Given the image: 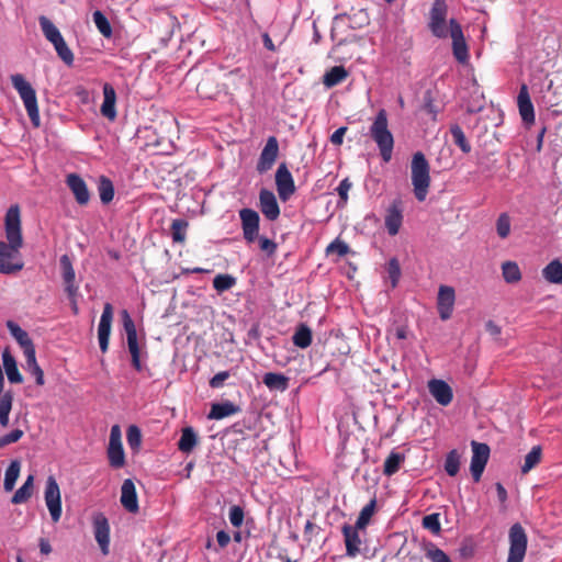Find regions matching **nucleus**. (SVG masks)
<instances>
[{"mask_svg": "<svg viewBox=\"0 0 562 562\" xmlns=\"http://www.w3.org/2000/svg\"><path fill=\"white\" fill-rule=\"evenodd\" d=\"M7 241H0V273L13 274L21 271L24 262L20 249L23 246L21 210L18 204L11 205L4 216Z\"/></svg>", "mask_w": 562, "mask_h": 562, "instance_id": "nucleus-1", "label": "nucleus"}, {"mask_svg": "<svg viewBox=\"0 0 562 562\" xmlns=\"http://www.w3.org/2000/svg\"><path fill=\"white\" fill-rule=\"evenodd\" d=\"M370 136L375 142L383 161L389 162L393 154L394 137L389 130L387 113L384 109L376 113L370 126Z\"/></svg>", "mask_w": 562, "mask_h": 562, "instance_id": "nucleus-2", "label": "nucleus"}, {"mask_svg": "<svg viewBox=\"0 0 562 562\" xmlns=\"http://www.w3.org/2000/svg\"><path fill=\"white\" fill-rule=\"evenodd\" d=\"M411 172L415 198L419 202H423L426 200L431 180L429 162L422 151H417L413 155Z\"/></svg>", "mask_w": 562, "mask_h": 562, "instance_id": "nucleus-3", "label": "nucleus"}, {"mask_svg": "<svg viewBox=\"0 0 562 562\" xmlns=\"http://www.w3.org/2000/svg\"><path fill=\"white\" fill-rule=\"evenodd\" d=\"M11 82L13 88L18 91L20 98L23 101L27 115L34 127L41 125L37 98L34 88L21 74L11 76Z\"/></svg>", "mask_w": 562, "mask_h": 562, "instance_id": "nucleus-4", "label": "nucleus"}, {"mask_svg": "<svg viewBox=\"0 0 562 562\" xmlns=\"http://www.w3.org/2000/svg\"><path fill=\"white\" fill-rule=\"evenodd\" d=\"M11 82L13 88L18 91L20 98L23 101L27 115L34 127L41 125L37 98L34 88L21 74L11 76Z\"/></svg>", "mask_w": 562, "mask_h": 562, "instance_id": "nucleus-5", "label": "nucleus"}, {"mask_svg": "<svg viewBox=\"0 0 562 562\" xmlns=\"http://www.w3.org/2000/svg\"><path fill=\"white\" fill-rule=\"evenodd\" d=\"M448 5L446 0H434L428 16V29L438 38L448 36L447 29Z\"/></svg>", "mask_w": 562, "mask_h": 562, "instance_id": "nucleus-6", "label": "nucleus"}, {"mask_svg": "<svg viewBox=\"0 0 562 562\" xmlns=\"http://www.w3.org/2000/svg\"><path fill=\"white\" fill-rule=\"evenodd\" d=\"M509 551L507 562H522L527 551L528 538L524 527L516 522L509 529Z\"/></svg>", "mask_w": 562, "mask_h": 562, "instance_id": "nucleus-7", "label": "nucleus"}, {"mask_svg": "<svg viewBox=\"0 0 562 562\" xmlns=\"http://www.w3.org/2000/svg\"><path fill=\"white\" fill-rule=\"evenodd\" d=\"M122 321L126 333L128 351L132 357V366L139 372L143 370V364L140 362V350L137 341L136 326L126 310L122 312Z\"/></svg>", "mask_w": 562, "mask_h": 562, "instance_id": "nucleus-8", "label": "nucleus"}, {"mask_svg": "<svg viewBox=\"0 0 562 562\" xmlns=\"http://www.w3.org/2000/svg\"><path fill=\"white\" fill-rule=\"evenodd\" d=\"M106 454L111 468L122 469L125 465V453L122 445L121 428L119 425H113L111 428Z\"/></svg>", "mask_w": 562, "mask_h": 562, "instance_id": "nucleus-9", "label": "nucleus"}, {"mask_svg": "<svg viewBox=\"0 0 562 562\" xmlns=\"http://www.w3.org/2000/svg\"><path fill=\"white\" fill-rule=\"evenodd\" d=\"M44 498L52 520L57 522L61 517V497L59 485L52 475L47 477Z\"/></svg>", "mask_w": 562, "mask_h": 562, "instance_id": "nucleus-10", "label": "nucleus"}, {"mask_svg": "<svg viewBox=\"0 0 562 562\" xmlns=\"http://www.w3.org/2000/svg\"><path fill=\"white\" fill-rule=\"evenodd\" d=\"M471 447L473 453L471 458L470 471L474 482L477 483L482 477L490 458L491 450L486 443L477 442L474 440L471 442Z\"/></svg>", "mask_w": 562, "mask_h": 562, "instance_id": "nucleus-11", "label": "nucleus"}, {"mask_svg": "<svg viewBox=\"0 0 562 562\" xmlns=\"http://www.w3.org/2000/svg\"><path fill=\"white\" fill-rule=\"evenodd\" d=\"M449 33L452 38V52L454 58L460 64H465L469 60V48L465 43L462 27L456 19L449 21Z\"/></svg>", "mask_w": 562, "mask_h": 562, "instance_id": "nucleus-12", "label": "nucleus"}, {"mask_svg": "<svg viewBox=\"0 0 562 562\" xmlns=\"http://www.w3.org/2000/svg\"><path fill=\"white\" fill-rule=\"evenodd\" d=\"M279 156V142L276 136H269L258 158L256 170L263 175L268 172Z\"/></svg>", "mask_w": 562, "mask_h": 562, "instance_id": "nucleus-13", "label": "nucleus"}, {"mask_svg": "<svg viewBox=\"0 0 562 562\" xmlns=\"http://www.w3.org/2000/svg\"><path fill=\"white\" fill-rule=\"evenodd\" d=\"M276 187L279 198L283 202L288 201L295 192V183L285 162L280 164L277 169Z\"/></svg>", "mask_w": 562, "mask_h": 562, "instance_id": "nucleus-14", "label": "nucleus"}, {"mask_svg": "<svg viewBox=\"0 0 562 562\" xmlns=\"http://www.w3.org/2000/svg\"><path fill=\"white\" fill-rule=\"evenodd\" d=\"M403 211V201L401 199L393 200L386 209L384 225L390 236L398 234L404 218Z\"/></svg>", "mask_w": 562, "mask_h": 562, "instance_id": "nucleus-15", "label": "nucleus"}, {"mask_svg": "<svg viewBox=\"0 0 562 562\" xmlns=\"http://www.w3.org/2000/svg\"><path fill=\"white\" fill-rule=\"evenodd\" d=\"M243 235L247 243H254L259 233V214L252 209H241L239 211Z\"/></svg>", "mask_w": 562, "mask_h": 562, "instance_id": "nucleus-16", "label": "nucleus"}, {"mask_svg": "<svg viewBox=\"0 0 562 562\" xmlns=\"http://www.w3.org/2000/svg\"><path fill=\"white\" fill-rule=\"evenodd\" d=\"M112 321L113 306L110 303H105L98 326L99 346L103 353L106 352L109 349Z\"/></svg>", "mask_w": 562, "mask_h": 562, "instance_id": "nucleus-17", "label": "nucleus"}, {"mask_svg": "<svg viewBox=\"0 0 562 562\" xmlns=\"http://www.w3.org/2000/svg\"><path fill=\"white\" fill-rule=\"evenodd\" d=\"M454 302V289L449 285H440L437 296V310L442 321H448L452 316Z\"/></svg>", "mask_w": 562, "mask_h": 562, "instance_id": "nucleus-18", "label": "nucleus"}, {"mask_svg": "<svg viewBox=\"0 0 562 562\" xmlns=\"http://www.w3.org/2000/svg\"><path fill=\"white\" fill-rule=\"evenodd\" d=\"M92 522L94 538L101 549V552L106 555L109 554L110 546V525L108 518L102 513H98L93 516Z\"/></svg>", "mask_w": 562, "mask_h": 562, "instance_id": "nucleus-19", "label": "nucleus"}, {"mask_svg": "<svg viewBox=\"0 0 562 562\" xmlns=\"http://www.w3.org/2000/svg\"><path fill=\"white\" fill-rule=\"evenodd\" d=\"M259 206L262 214L269 221H276L280 215V206L274 193L268 189L259 192Z\"/></svg>", "mask_w": 562, "mask_h": 562, "instance_id": "nucleus-20", "label": "nucleus"}, {"mask_svg": "<svg viewBox=\"0 0 562 562\" xmlns=\"http://www.w3.org/2000/svg\"><path fill=\"white\" fill-rule=\"evenodd\" d=\"M196 92L204 99L216 98L221 92L216 74L213 71H205L196 85Z\"/></svg>", "mask_w": 562, "mask_h": 562, "instance_id": "nucleus-21", "label": "nucleus"}, {"mask_svg": "<svg viewBox=\"0 0 562 562\" xmlns=\"http://www.w3.org/2000/svg\"><path fill=\"white\" fill-rule=\"evenodd\" d=\"M428 390L438 404L447 406L452 402L453 392L446 381L431 379L428 382Z\"/></svg>", "mask_w": 562, "mask_h": 562, "instance_id": "nucleus-22", "label": "nucleus"}, {"mask_svg": "<svg viewBox=\"0 0 562 562\" xmlns=\"http://www.w3.org/2000/svg\"><path fill=\"white\" fill-rule=\"evenodd\" d=\"M66 183L71 190L76 201L80 205H86L90 201V192L85 180L77 173H70L66 178Z\"/></svg>", "mask_w": 562, "mask_h": 562, "instance_id": "nucleus-23", "label": "nucleus"}, {"mask_svg": "<svg viewBox=\"0 0 562 562\" xmlns=\"http://www.w3.org/2000/svg\"><path fill=\"white\" fill-rule=\"evenodd\" d=\"M120 502L124 509H126L128 513H138L139 506L136 487L131 479L124 480L122 484Z\"/></svg>", "mask_w": 562, "mask_h": 562, "instance_id": "nucleus-24", "label": "nucleus"}, {"mask_svg": "<svg viewBox=\"0 0 562 562\" xmlns=\"http://www.w3.org/2000/svg\"><path fill=\"white\" fill-rule=\"evenodd\" d=\"M360 528L345 524L341 528L344 535L346 554L350 558H355L360 552L361 539L359 536Z\"/></svg>", "mask_w": 562, "mask_h": 562, "instance_id": "nucleus-25", "label": "nucleus"}, {"mask_svg": "<svg viewBox=\"0 0 562 562\" xmlns=\"http://www.w3.org/2000/svg\"><path fill=\"white\" fill-rule=\"evenodd\" d=\"M517 104H518L521 120L527 124L533 123L535 122L533 104H532L530 95H529L528 87L525 83L521 85V87L519 89V93L517 97Z\"/></svg>", "mask_w": 562, "mask_h": 562, "instance_id": "nucleus-26", "label": "nucleus"}, {"mask_svg": "<svg viewBox=\"0 0 562 562\" xmlns=\"http://www.w3.org/2000/svg\"><path fill=\"white\" fill-rule=\"evenodd\" d=\"M7 327L10 334L14 337V339L19 342V345L23 348L25 358H32L35 355L34 345L29 337V334L22 329L16 323L9 321L7 323Z\"/></svg>", "mask_w": 562, "mask_h": 562, "instance_id": "nucleus-27", "label": "nucleus"}, {"mask_svg": "<svg viewBox=\"0 0 562 562\" xmlns=\"http://www.w3.org/2000/svg\"><path fill=\"white\" fill-rule=\"evenodd\" d=\"M61 276L65 284V291L68 296L78 294V286L75 282V270L70 258L67 255L60 257Z\"/></svg>", "mask_w": 562, "mask_h": 562, "instance_id": "nucleus-28", "label": "nucleus"}, {"mask_svg": "<svg viewBox=\"0 0 562 562\" xmlns=\"http://www.w3.org/2000/svg\"><path fill=\"white\" fill-rule=\"evenodd\" d=\"M116 92L110 83L103 85V103L101 105V114L110 121L116 117Z\"/></svg>", "mask_w": 562, "mask_h": 562, "instance_id": "nucleus-29", "label": "nucleus"}, {"mask_svg": "<svg viewBox=\"0 0 562 562\" xmlns=\"http://www.w3.org/2000/svg\"><path fill=\"white\" fill-rule=\"evenodd\" d=\"M240 412V407L231 401L214 403L207 415L209 419L220 420Z\"/></svg>", "mask_w": 562, "mask_h": 562, "instance_id": "nucleus-30", "label": "nucleus"}, {"mask_svg": "<svg viewBox=\"0 0 562 562\" xmlns=\"http://www.w3.org/2000/svg\"><path fill=\"white\" fill-rule=\"evenodd\" d=\"M349 74L344 66H334L323 76V85L333 88L348 78Z\"/></svg>", "mask_w": 562, "mask_h": 562, "instance_id": "nucleus-31", "label": "nucleus"}, {"mask_svg": "<svg viewBox=\"0 0 562 562\" xmlns=\"http://www.w3.org/2000/svg\"><path fill=\"white\" fill-rule=\"evenodd\" d=\"M262 382L270 391L284 392L289 387V378L282 373L268 372Z\"/></svg>", "mask_w": 562, "mask_h": 562, "instance_id": "nucleus-32", "label": "nucleus"}, {"mask_svg": "<svg viewBox=\"0 0 562 562\" xmlns=\"http://www.w3.org/2000/svg\"><path fill=\"white\" fill-rule=\"evenodd\" d=\"M2 360L8 380L11 383H22L23 376L18 369L16 361L8 350L2 353Z\"/></svg>", "mask_w": 562, "mask_h": 562, "instance_id": "nucleus-33", "label": "nucleus"}, {"mask_svg": "<svg viewBox=\"0 0 562 562\" xmlns=\"http://www.w3.org/2000/svg\"><path fill=\"white\" fill-rule=\"evenodd\" d=\"M198 445V436L192 427H186L181 431L178 449L183 453H190Z\"/></svg>", "mask_w": 562, "mask_h": 562, "instance_id": "nucleus-34", "label": "nucleus"}, {"mask_svg": "<svg viewBox=\"0 0 562 562\" xmlns=\"http://www.w3.org/2000/svg\"><path fill=\"white\" fill-rule=\"evenodd\" d=\"M543 278L554 284L562 283V263L555 259L549 262L542 270Z\"/></svg>", "mask_w": 562, "mask_h": 562, "instance_id": "nucleus-35", "label": "nucleus"}, {"mask_svg": "<svg viewBox=\"0 0 562 562\" xmlns=\"http://www.w3.org/2000/svg\"><path fill=\"white\" fill-rule=\"evenodd\" d=\"M404 461L405 456L403 453L392 451L384 461L383 474L386 476L394 475L401 469Z\"/></svg>", "mask_w": 562, "mask_h": 562, "instance_id": "nucleus-36", "label": "nucleus"}, {"mask_svg": "<svg viewBox=\"0 0 562 562\" xmlns=\"http://www.w3.org/2000/svg\"><path fill=\"white\" fill-rule=\"evenodd\" d=\"M312 330L306 324H300L292 337L294 346L305 349L312 344Z\"/></svg>", "mask_w": 562, "mask_h": 562, "instance_id": "nucleus-37", "label": "nucleus"}, {"mask_svg": "<svg viewBox=\"0 0 562 562\" xmlns=\"http://www.w3.org/2000/svg\"><path fill=\"white\" fill-rule=\"evenodd\" d=\"M189 227L188 221L183 218H176L170 225L171 238L175 244H184L187 238V229Z\"/></svg>", "mask_w": 562, "mask_h": 562, "instance_id": "nucleus-38", "label": "nucleus"}, {"mask_svg": "<svg viewBox=\"0 0 562 562\" xmlns=\"http://www.w3.org/2000/svg\"><path fill=\"white\" fill-rule=\"evenodd\" d=\"M21 462L20 460H12L5 470L3 487L7 492L14 488L15 482L20 475Z\"/></svg>", "mask_w": 562, "mask_h": 562, "instance_id": "nucleus-39", "label": "nucleus"}, {"mask_svg": "<svg viewBox=\"0 0 562 562\" xmlns=\"http://www.w3.org/2000/svg\"><path fill=\"white\" fill-rule=\"evenodd\" d=\"M98 192L103 204H109L114 198L113 182L105 176H100L98 181Z\"/></svg>", "mask_w": 562, "mask_h": 562, "instance_id": "nucleus-40", "label": "nucleus"}, {"mask_svg": "<svg viewBox=\"0 0 562 562\" xmlns=\"http://www.w3.org/2000/svg\"><path fill=\"white\" fill-rule=\"evenodd\" d=\"M41 30L45 36V38L49 43H54L63 37L59 30L55 26V24L46 16L42 15L38 18Z\"/></svg>", "mask_w": 562, "mask_h": 562, "instance_id": "nucleus-41", "label": "nucleus"}, {"mask_svg": "<svg viewBox=\"0 0 562 562\" xmlns=\"http://www.w3.org/2000/svg\"><path fill=\"white\" fill-rule=\"evenodd\" d=\"M33 482L34 476L29 475L23 485L16 490L13 494L11 502L12 504H23L25 503L33 494Z\"/></svg>", "mask_w": 562, "mask_h": 562, "instance_id": "nucleus-42", "label": "nucleus"}, {"mask_svg": "<svg viewBox=\"0 0 562 562\" xmlns=\"http://www.w3.org/2000/svg\"><path fill=\"white\" fill-rule=\"evenodd\" d=\"M503 278L507 283H516L521 280V272L515 261H505L502 265Z\"/></svg>", "mask_w": 562, "mask_h": 562, "instance_id": "nucleus-43", "label": "nucleus"}, {"mask_svg": "<svg viewBox=\"0 0 562 562\" xmlns=\"http://www.w3.org/2000/svg\"><path fill=\"white\" fill-rule=\"evenodd\" d=\"M424 551L426 559L430 562H452L448 554L432 542L426 543Z\"/></svg>", "mask_w": 562, "mask_h": 562, "instance_id": "nucleus-44", "label": "nucleus"}, {"mask_svg": "<svg viewBox=\"0 0 562 562\" xmlns=\"http://www.w3.org/2000/svg\"><path fill=\"white\" fill-rule=\"evenodd\" d=\"M57 56L67 65L71 66L75 60L74 53L68 47L67 43L65 42L64 37L59 38L58 41L52 43Z\"/></svg>", "mask_w": 562, "mask_h": 562, "instance_id": "nucleus-45", "label": "nucleus"}, {"mask_svg": "<svg viewBox=\"0 0 562 562\" xmlns=\"http://www.w3.org/2000/svg\"><path fill=\"white\" fill-rule=\"evenodd\" d=\"M542 450L540 446H535L526 454L525 462L521 467L522 473H528L541 461Z\"/></svg>", "mask_w": 562, "mask_h": 562, "instance_id": "nucleus-46", "label": "nucleus"}, {"mask_svg": "<svg viewBox=\"0 0 562 562\" xmlns=\"http://www.w3.org/2000/svg\"><path fill=\"white\" fill-rule=\"evenodd\" d=\"M450 133L453 139V143L464 153L469 154L471 151V145L468 142L462 128L454 124L450 127Z\"/></svg>", "mask_w": 562, "mask_h": 562, "instance_id": "nucleus-47", "label": "nucleus"}, {"mask_svg": "<svg viewBox=\"0 0 562 562\" xmlns=\"http://www.w3.org/2000/svg\"><path fill=\"white\" fill-rule=\"evenodd\" d=\"M375 510V499H371L360 512L355 526L360 529H366Z\"/></svg>", "mask_w": 562, "mask_h": 562, "instance_id": "nucleus-48", "label": "nucleus"}, {"mask_svg": "<svg viewBox=\"0 0 562 562\" xmlns=\"http://www.w3.org/2000/svg\"><path fill=\"white\" fill-rule=\"evenodd\" d=\"M93 22L98 29V31L106 38H110L113 34L111 24L108 18L99 10L94 11L92 14Z\"/></svg>", "mask_w": 562, "mask_h": 562, "instance_id": "nucleus-49", "label": "nucleus"}, {"mask_svg": "<svg viewBox=\"0 0 562 562\" xmlns=\"http://www.w3.org/2000/svg\"><path fill=\"white\" fill-rule=\"evenodd\" d=\"M350 252V247L347 243L341 240L340 238L334 239L327 247H326V255H336L338 258H342Z\"/></svg>", "mask_w": 562, "mask_h": 562, "instance_id": "nucleus-50", "label": "nucleus"}, {"mask_svg": "<svg viewBox=\"0 0 562 562\" xmlns=\"http://www.w3.org/2000/svg\"><path fill=\"white\" fill-rule=\"evenodd\" d=\"M236 284V278L231 274H217L213 279V288L218 292H225Z\"/></svg>", "mask_w": 562, "mask_h": 562, "instance_id": "nucleus-51", "label": "nucleus"}, {"mask_svg": "<svg viewBox=\"0 0 562 562\" xmlns=\"http://www.w3.org/2000/svg\"><path fill=\"white\" fill-rule=\"evenodd\" d=\"M460 470V456L457 450H451L445 460V471L450 476H456Z\"/></svg>", "mask_w": 562, "mask_h": 562, "instance_id": "nucleus-52", "label": "nucleus"}, {"mask_svg": "<svg viewBox=\"0 0 562 562\" xmlns=\"http://www.w3.org/2000/svg\"><path fill=\"white\" fill-rule=\"evenodd\" d=\"M126 439L131 450L137 452L142 445L140 429L135 425H131L126 431Z\"/></svg>", "mask_w": 562, "mask_h": 562, "instance_id": "nucleus-53", "label": "nucleus"}, {"mask_svg": "<svg viewBox=\"0 0 562 562\" xmlns=\"http://www.w3.org/2000/svg\"><path fill=\"white\" fill-rule=\"evenodd\" d=\"M496 232L501 238H507L510 234V217L507 213H502L496 221Z\"/></svg>", "mask_w": 562, "mask_h": 562, "instance_id": "nucleus-54", "label": "nucleus"}, {"mask_svg": "<svg viewBox=\"0 0 562 562\" xmlns=\"http://www.w3.org/2000/svg\"><path fill=\"white\" fill-rule=\"evenodd\" d=\"M392 288H395L401 278V267L396 258H391L386 267Z\"/></svg>", "mask_w": 562, "mask_h": 562, "instance_id": "nucleus-55", "label": "nucleus"}, {"mask_svg": "<svg viewBox=\"0 0 562 562\" xmlns=\"http://www.w3.org/2000/svg\"><path fill=\"white\" fill-rule=\"evenodd\" d=\"M25 360H26V364H27L31 373L35 378L36 384L37 385H44V383H45V381H44V372L41 369V367L37 364L35 355H33V359L32 358H25Z\"/></svg>", "mask_w": 562, "mask_h": 562, "instance_id": "nucleus-56", "label": "nucleus"}, {"mask_svg": "<svg viewBox=\"0 0 562 562\" xmlns=\"http://www.w3.org/2000/svg\"><path fill=\"white\" fill-rule=\"evenodd\" d=\"M423 527L425 529H428L435 535H438L441 530L440 521H439V514L434 513L430 515H426L423 518Z\"/></svg>", "mask_w": 562, "mask_h": 562, "instance_id": "nucleus-57", "label": "nucleus"}, {"mask_svg": "<svg viewBox=\"0 0 562 562\" xmlns=\"http://www.w3.org/2000/svg\"><path fill=\"white\" fill-rule=\"evenodd\" d=\"M423 110L425 112H427L428 114H430L434 120L436 119L438 109H437V105L435 104V99H434L431 90H427L424 93Z\"/></svg>", "mask_w": 562, "mask_h": 562, "instance_id": "nucleus-58", "label": "nucleus"}, {"mask_svg": "<svg viewBox=\"0 0 562 562\" xmlns=\"http://www.w3.org/2000/svg\"><path fill=\"white\" fill-rule=\"evenodd\" d=\"M228 517H229L231 524L234 527L238 528L244 522V517H245L244 509L238 505H234L229 508Z\"/></svg>", "mask_w": 562, "mask_h": 562, "instance_id": "nucleus-59", "label": "nucleus"}, {"mask_svg": "<svg viewBox=\"0 0 562 562\" xmlns=\"http://www.w3.org/2000/svg\"><path fill=\"white\" fill-rule=\"evenodd\" d=\"M24 435V431L21 429H14L11 432L3 435L0 437V448H3L8 445L18 442Z\"/></svg>", "mask_w": 562, "mask_h": 562, "instance_id": "nucleus-60", "label": "nucleus"}, {"mask_svg": "<svg viewBox=\"0 0 562 562\" xmlns=\"http://www.w3.org/2000/svg\"><path fill=\"white\" fill-rule=\"evenodd\" d=\"M258 239L260 249L262 251H265L268 256H272L276 254L278 245L273 240L265 236L258 237Z\"/></svg>", "mask_w": 562, "mask_h": 562, "instance_id": "nucleus-61", "label": "nucleus"}, {"mask_svg": "<svg viewBox=\"0 0 562 562\" xmlns=\"http://www.w3.org/2000/svg\"><path fill=\"white\" fill-rule=\"evenodd\" d=\"M351 187H352V183L349 181L348 178H345L344 180L340 181V183L337 188V193L342 203H347L348 192L351 189Z\"/></svg>", "mask_w": 562, "mask_h": 562, "instance_id": "nucleus-62", "label": "nucleus"}, {"mask_svg": "<svg viewBox=\"0 0 562 562\" xmlns=\"http://www.w3.org/2000/svg\"><path fill=\"white\" fill-rule=\"evenodd\" d=\"M228 371H221L216 373L211 380H210V386L212 389H220L223 386L224 382L229 378Z\"/></svg>", "mask_w": 562, "mask_h": 562, "instance_id": "nucleus-63", "label": "nucleus"}, {"mask_svg": "<svg viewBox=\"0 0 562 562\" xmlns=\"http://www.w3.org/2000/svg\"><path fill=\"white\" fill-rule=\"evenodd\" d=\"M348 128L346 126H341L338 130H336L330 136V142L336 146H340L344 142V136Z\"/></svg>", "mask_w": 562, "mask_h": 562, "instance_id": "nucleus-64", "label": "nucleus"}]
</instances>
